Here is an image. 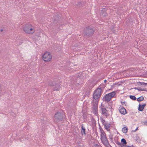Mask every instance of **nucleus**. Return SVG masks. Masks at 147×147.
Segmentation results:
<instances>
[{
	"mask_svg": "<svg viewBox=\"0 0 147 147\" xmlns=\"http://www.w3.org/2000/svg\"><path fill=\"white\" fill-rule=\"evenodd\" d=\"M102 92V90L100 88H98L95 90L93 94V97L95 100V104H98Z\"/></svg>",
	"mask_w": 147,
	"mask_h": 147,
	"instance_id": "obj_1",
	"label": "nucleus"
},
{
	"mask_svg": "<svg viewBox=\"0 0 147 147\" xmlns=\"http://www.w3.org/2000/svg\"><path fill=\"white\" fill-rule=\"evenodd\" d=\"M23 30L25 33L30 34H32L35 32L34 27L30 24H26L23 27Z\"/></svg>",
	"mask_w": 147,
	"mask_h": 147,
	"instance_id": "obj_2",
	"label": "nucleus"
},
{
	"mask_svg": "<svg viewBox=\"0 0 147 147\" xmlns=\"http://www.w3.org/2000/svg\"><path fill=\"white\" fill-rule=\"evenodd\" d=\"M52 58V55L51 53L46 51L42 55V59L46 63H48L51 61Z\"/></svg>",
	"mask_w": 147,
	"mask_h": 147,
	"instance_id": "obj_3",
	"label": "nucleus"
},
{
	"mask_svg": "<svg viewBox=\"0 0 147 147\" xmlns=\"http://www.w3.org/2000/svg\"><path fill=\"white\" fill-rule=\"evenodd\" d=\"M53 119L54 121L56 123L61 121L63 119V115L60 112H57L55 114Z\"/></svg>",
	"mask_w": 147,
	"mask_h": 147,
	"instance_id": "obj_4",
	"label": "nucleus"
},
{
	"mask_svg": "<svg viewBox=\"0 0 147 147\" xmlns=\"http://www.w3.org/2000/svg\"><path fill=\"white\" fill-rule=\"evenodd\" d=\"M100 139L104 145H108L109 144V142L105 132L102 130H100Z\"/></svg>",
	"mask_w": 147,
	"mask_h": 147,
	"instance_id": "obj_5",
	"label": "nucleus"
},
{
	"mask_svg": "<svg viewBox=\"0 0 147 147\" xmlns=\"http://www.w3.org/2000/svg\"><path fill=\"white\" fill-rule=\"evenodd\" d=\"M119 112L122 114L124 115L127 113L126 109L121 106H120L119 108Z\"/></svg>",
	"mask_w": 147,
	"mask_h": 147,
	"instance_id": "obj_6",
	"label": "nucleus"
},
{
	"mask_svg": "<svg viewBox=\"0 0 147 147\" xmlns=\"http://www.w3.org/2000/svg\"><path fill=\"white\" fill-rule=\"evenodd\" d=\"M146 105V104H144L143 105L139 104V105L138 110L140 111H142Z\"/></svg>",
	"mask_w": 147,
	"mask_h": 147,
	"instance_id": "obj_7",
	"label": "nucleus"
},
{
	"mask_svg": "<svg viewBox=\"0 0 147 147\" xmlns=\"http://www.w3.org/2000/svg\"><path fill=\"white\" fill-rule=\"evenodd\" d=\"M111 98L110 96L108 94H106L105 96L104 99L105 101L107 102H109L111 99Z\"/></svg>",
	"mask_w": 147,
	"mask_h": 147,
	"instance_id": "obj_8",
	"label": "nucleus"
},
{
	"mask_svg": "<svg viewBox=\"0 0 147 147\" xmlns=\"http://www.w3.org/2000/svg\"><path fill=\"white\" fill-rule=\"evenodd\" d=\"M102 114L105 116H107V111L106 110V109L105 108H102Z\"/></svg>",
	"mask_w": 147,
	"mask_h": 147,
	"instance_id": "obj_9",
	"label": "nucleus"
},
{
	"mask_svg": "<svg viewBox=\"0 0 147 147\" xmlns=\"http://www.w3.org/2000/svg\"><path fill=\"white\" fill-rule=\"evenodd\" d=\"M108 94L112 98L115 96L116 94V92L115 91H113L112 92L109 93Z\"/></svg>",
	"mask_w": 147,
	"mask_h": 147,
	"instance_id": "obj_10",
	"label": "nucleus"
},
{
	"mask_svg": "<svg viewBox=\"0 0 147 147\" xmlns=\"http://www.w3.org/2000/svg\"><path fill=\"white\" fill-rule=\"evenodd\" d=\"M93 113L94 114V115L96 116L98 115V110L96 109H94L93 111Z\"/></svg>",
	"mask_w": 147,
	"mask_h": 147,
	"instance_id": "obj_11",
	"label": "nucleus"
},
{
	"mask_svg": "<svg viewBox=\"0 0 147 147\" xmlns=\"http://www.w3.org/2000/svg\"><path fill=\"white\" fill-rule=\"evenodd\" d=\"M122 131L124 133H126L127 131V129L126 127H124L122 128Z\"/></svg>",
	"mask_w": 147,
	"mask_h": 147,
	"instance_id": "obj_12",
	"label": "nucleus"
},
{
	"mask_svg": "<svg viewBox=\"0 0 147 147\" xmlns=\"http://www.w3.org/2000/svg\"><path fill=\"white\" fill-rule=\"evenodd\" d=\"M85 129L83 127H82V129L81 130V133L82 135H86V133H85Z\"/></svg>",
	"mask_w": 147,
	"mask_h": 147,
	"instance_id": "obj_13",
	"label": "nucleus"
},
{
	"mask_svg": "<svg viewBox=\"0 0 147 147\" xmlns=\"http://www.w3.org/2000/svg\"><path fill=\"white\" fill-rule=\"evenodd\" d=\"M144 99V98L143 96H141L137 98V100L138 101H142Z\"/></svg>",
	"mask_w": 147,
	"mask_h": 147,
	"instance_id": "obj_14",
	"label": "nucleus"
},
{
	"mask_svg": "<svg viewBox=\"0 0 147 147\" xmlns=\"http://www.w3.org/2000/svg\"><path fill=\"white\" fill-rule=\"evenodd\" d=\"M105 127L106 129H108L110 127V125L109 124H104Z\"/></svg>",
	"mask_w": 147,
	"mask_h": 147,
	"instance_id": "obj_15",
	"label": "nucleus"
},
{
	"mask_svg": "<svg viewBox=\"0 0 147 147\" xmlns=\"http://www.w3.org/2000/svg\"><path fill=\"white\" fill-rule=\"evenodd\" d=\"M86 28L87 29H88V30L89 32H90V34H92L94 32V31L92 29H88V28Z\"/></svg>",
	"mask_w": 147,
	"mask_h": 147,
	"instance_id": "obj_16",
	"label": "nucleus"
},
{
	"mask_svg": "<svg viewBox=\"0 0 147 147\" xmlns=\"http://www.w3.org/2000/svg\"><path fill=\"white\" fill-rule=\"evenodd\" d=\"M121 142L122 143L125 144H127V142L126 140L124 138H122L121 139Z\"/></svg>",
	"mask_w": 147,
	"mask_h": 147,
	"instance_id": "obj_17",
	"label": "nucleus"
},
{
	"mask_svg": "<svg viewBox=\"0 0 147 147\" xmlns=\"http://www.w3.org/2000/svg\"><path fill=\"white\" fill-rule=\"evenodd\" d=\"M130 98L133 100H136V98L134 96H130Z\"/></svg>",
	"mask_w": 147,
	"mask_h": 147,
	"instance_id": "obj_18",
	"label": "nucleus"
},
{
	"mask_svg": "<svg viewBox=\"0 0 147 147\" xmlns=\"http://www.w3.org/2000/svg\"><path fill=\"white\" fill-rule=\"evenodd\" d=\"M93 147H99V146L97 144H95L94 145Z\"/></svg>",
	"mask_w": 147,
	"mask_h": 147,
	"instance_id": "obj_19",
	"label": "nucleus"
},
{
	"mask_svg": "<svg viewBox=\"0 0 147 147\" xmlns=\"http://www.w3.org/2000/svg\"><path fill=\"white\" fill-rule=\"evenodd\" d=\"M1 85H0V93H1Z\"/></svg>",
	"mask_w": 147,
	"mask_h": 147,
	"instance_id": "obj_20",
	"label": "nucleus"
},
{
	"mask_svg": "<svg viewBox=\"0 0 147 147\" xmlns=\"http://www.w3.org/2000/svg\"><path fill=\"white\" fill-rule=\"evenodd\" d=\"M142 85H147V83H146L143 82V83H142Z\"/></svg>",
	"mask_w": 147,
	"mask_h": 147,
	"instance_id": "obj_21",
	"label": "nucleus"
},
{
	"mask_svg": "<svg viewBox=\"0 0 147 147\" xmlns=\"http://www.w3.org/2000/svg\"><path fill=\"white\" fill-rule=\"evenodd\" d=\"M125 102H121L122 105H123L124 104H125Z\"/></svg>",
	"mask_w": 147,
	"mask_h": 147,
	"instance_id": "obj_22",
	"label": "nucleus"
},
{
	"mask_svg": "<svg viewBox=\"0 0 147 147\" xmlns=\"http://www.w3.org/2000/svg\"><path fill=\"white\" fill-rule=\"evenodd\" d=\"M3 31V29H0V31L1 32H2Z\"/></svg>",
	"mask_w": 147,
	"mask_h": 147,
	"instance_id": "obj_23",
	"label": "nucleus"
},
{
	"mask_svg": "<svg viewBox=\"0 0 147 147\" xmlns=\"http://www.w3.org/2000/svg\"><path fill=\"white\" fill-rule=\"evenodd\" d=\"M106 82H107V80H104V82L105 83H106Z\"/></svg>",
	"mask_w": 147,
	"mask_h": 147,
	"instance_id": "obj_24",
	"label": "nucleus"
},
{
	"mask_svg": "<svg viewBox=\"0 0 147 147\" xmlns=\"http://www.w3.org/2000/svg\"><path fill=\"white\" fill-rule=\"evenodd\" d=\"M137 129H138V127H137V128H136V130H135V131H136V130H137Z\"/></svg>",
	"mask_w": 147,
	"mask_h": 147,
	"instance_id": "obj_25",
	"label": "nucleus"
},
{
	"mask_svg": "<svg viewBox=\"0 0 147 147\" xmlns=\"http://www.w3.org/2000/svg\"><path fill=\"white\" fill-rule=\"evenodd\" d=\"M140 90H141V91H143V90H141V89H140Z\"/></svg>",
	"mask_w": 147,
	"mask_h": 147,
	"instance_id": "obj_26",
	"label": "nucleus"
}]
</instances>
